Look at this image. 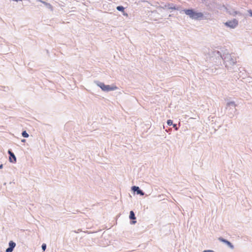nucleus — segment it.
<instances>
[{"mask_svg": "<svg viewBox=\"0 0 252 252\" xmlns=\"http://www.w3.org/2000/svg\"><path fill=\"white\" fill-rule=\"evenodd\" d=\"M117 9L119 11H123L124 10V8L122 6H118L117 7Z\"/></svg>", "mask_w": 252, "mask_h": 252, "instance_id": "11", "label": "nucleus"}, {"mask_svg": "<svg viewBox=\"0 0 252 252\" xmlns=\"http://www.w3.org/2000/svg\"><path fill=\"white\" fill-rule=\"evenodd\" d=\"M129 218L131 220H135L136 219L134 213L133 211H131L130 212Z\"/></svg>", "mask_w": 252, "mask_h": 252, "instance_id": "8", "label": "nucleus"}, {"mask_svg": "<svg viewBox=\"0 0 252 252\" xmlns=\"http://www.w3.org/2000/svg\"><path fill=\"white\" fill-rule=\"evenodd\" d=\"M13 249H12V248L9 247L8 248H7L6 249V252H12L13 251Z\"/></svg>", "mask_w": 252, "mask_h": 252, "instance_id": "14", "label": "nucleus"}, {"mask_svg": "<svg viewBox=\"0 0 252 252\" xmlns=\"http://www.w3.org/2000/svg\"><path fill=\"white\" fill-rule=\"evenodd\" d=\"M2 167H3L2 164L0 165V169L2 168Z\"/></svg>", "mask_w": 252, "mask_h": 252, "instance_id": "16", "label": "nucleus"}, {"mask_svg": "<svg viewBox=\"0 0 252 252\" xmlns=\"http://www.w3.org/2000/svg\"><path fill=\"white\" fill-rule=\"evenodd\" d=\"M132 189L134 191H136L137 194H140V195H144V192L141 190H140L139 189L138 187L133 186L132 188Z\"/></svg>", "mask_w": 252, "mask_h": 252, "instance_id": "5", "label": "nucleus"}, {"mask_svg": "<svg viewBox=\"0 0 252 252\" xmlns=\"http://www.w3.org/2000/svg\"><path fill=\"white\" fill-rule=\"evenodd\" d=\"M176 126V125H174L173 126H174V127H175V126Z\"/></svg>", "mask_w": 252, "mask_h": 252, "instance_id": "19", "label": "nucleus"}, {"mask_svg": "<svg viewBox=\"0 0 252 252\" xmlns=\"http://www.w3.org/2000/svg\"><path fill=\"white\" fill-rule=\"evenodd\" d=\"M42 249L44 251L46 249V245L45 244H43L42 245Z\"/></svg>", "mask_w": 252, "mask_h": 252, "instance_id": "13", "label": "nucleus"}, {"mask_svg": "<svg viewBox=\"0 0 252 252\" xmlns=\"http://www.w3.org/2000/svg\"><path fill=\"white\" fill-rule=\"evenodd\" d=\"M99 87L104 91H114L117 89V87L116 86L112 85H106L103 83H100L98 85Z\"/></svg>", "mask_w": 252, "mask_h": 252, "instance_id": "1", "label": "nucleus"}, {"mask_svg": "<svg viewBox=\"0 0 252 252\" xmlns=\"http://www.w3.org/2000/svg\"><path fill=\"white\" fill-rule=\"evenodd\" d=\"M203 15L202 13L201 12H196L195 11L193 12V17H191L192 19H199V18H201L203 17Z\"/></svg>", "mask_w": 252, "mask_h": 252, "instance_id": "4", "label": "nucleus"}, {"mask_svg": "<svg viewBox=\"0 0 252 252\" xmlns=\"http://www.w3.org/2000/svg\"><path fill=\"white\" fill-rule=\"evenodd\" d=\"M250 13H251V15L252 16V12H250Z\"/></svg>", "mask_w": 252, "mask_h": 252, "instance_id": "18", "label": "nucleus"}, {"mask_svg": "<svg viewBox=\"0 0 252 252\" xmlns=\"http://www.w3.org/2000/svg\"><path fill=\"white\" fill-rule=\"evenodd\" d=\"M219 240L223 243H225L226 244H227L229 247H230L231 248L233 249V245L231 244V243L229 242L227 240H226L222 238H219Z\"/></svg>", "mask_w": 252, "mask_h": 252, "instance_id": "7", "label": "nucleus"}, {"mask_svg": "<svg viewBox=\"0 0 252 252\" xmlns=\"http://www.w3.org/2000/svg\"><path fill=\"white\" fill-rule=\"evenodd\" d=\"M135 222H136V221H132V223H135Z\"/></svg>", "mask_w": 252, "mask_h": 252, "instance_id": "17", "label": "nucleus"}, {"mask_svg": "<svg viewBox=\"0 0 252 252\" xmlns=\"http://www.w3.org/2000/svg\"><path fill=\"white\" fill-rule=\"evenodd\" d=\"M184 11L187 15H189L190 18H191V17H193L192 15L194 11L192 9H185Z\"/></svg>", "mask_w": 252, "mask_h": 252, "instance_id": "6", "label": "nucleus"}, {"mask_svg": "<svg viewBox=\"0 0 252 252\" xmlns=\"http://www.w3.org/2000/svg\"><path fill=\"white\" fill-rule=\"evenodd\" d=\"M9 248H11L12 249H13L16 246V244L14 242H13V241H11L9 243Z\"/></svg>", "mask_w": 252, "mask_h": 252, "instance_id": "9", "label": "nucleus"}, {"mask_svg": "<svg viewBox=\"0 0 252 252\" xmlns=\"http://www.w3.org/2000/svg\"><path fill=\"white\" fill-rule=\"evenodd\" d=\"M203 252H214L212 250H206V251H203Z\"/></svg>", "mask_w": 252, "mask_h": 252, "instance_id": "15", "label": "nucleus"}, {"mask_svg": "<svg viewBox=\"0 0 252 252\" xmlns=\"http://www.w3.org/2000/svg\"><path fill=\"white\" fill-rule=\"evenodd\" d=\"M22 134V136L24 137L27 138V137H29V134H28V133L26 131H23Z\"/></svg>", "mask_w": 252, "mask_h": 252, "instance_id": "10", "label": "nucleus"}, {"mask_svg": "<svg viewBox=\"0 0 252 252\" xmlns=\"http://www.w3.org/2000/svg\"><path fill=\"white\" fill-rule=\"evenodd\" d=\"M224 24L231 28H234L238 25V21L236 19H233L225 23Z\"/></svg>", "mask_w": 252, "mask_h": 252, "instance_id": "2", "label": "nucleus"}, {"mask_svg": "<svg viewBox=\"0 0 252 252\" xmlns=\"http://www.w3.org/2000/svg\"><path fill=\"white\" fill-rule=\"evenodd\" d=\"M8 153L9 154V155L10 156L9 158L10 162H13V163L16 162V158L15 157L14 154L10 150H8Z\"/></svg>", "mask_w": 252, "mask_h": 252, "instance_id": "3", "label": "nucleus"}, {"mask_svg": "<svg viewBox=\"0 0 252 252\" xmlns=\"http://www.w3.org/2000/svg\"><path fill=\"white\" fill-rule=\"evenodd\" d=\"M167 123L168 125H169V126H171V125H172L173 122H172V120H168L167 121Z\"/></svg>", "mask_w": 252, "mask_h": 252, "instance_id": "12", "label": "nucleus"}]
</instances>
